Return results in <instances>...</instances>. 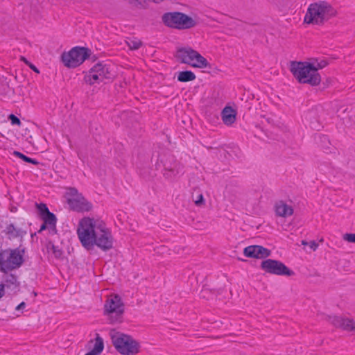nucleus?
Masks as SVG:
<instances>
[{
    "instance_id": "1",
    "label": "nucleus",
    "mask_w": 355,
    "mask_h": 355,
    "mask_svg": "<svg viewBox=\"0 0 355 355\" xmlns=\"http://www.w3.org/2000/svg\"><path fill=\"white\" fill-rule=\"evenodd\" d=\"M77 234L83 246L89 250L96 245L103 251L113 247V237L105 223L93 218H84L78 224Z\"/></svg>"
},
{
    "instance_id": "2",
    "label": "nucleus",
    "mask_w": 355,
    "mask_h": 355,
    "mask_svg": "<svg viewBox=\"0 0 355 355\" xmlns=\"http://www.w3.org/2000/svg\"><path fill=\"white\" fill-rule=\"evenodd\" d=\"M336 14V10L329 3L315 2L309 5L304 21L308 24L322 26Z\"/></svg>"
},
{
    "instance_id": "3",
    "label": "nucleus",
    "mask_w": 355,
    "mask_h": 355,
    "mask_svg": "<svg viewBox=\"0 0 355 355\" xmlns=\"http://www.w3.org/2000/svg\"><path fill=\"white\" fill-rule=\"evenodd\" d=\"M290 70L300 83L311 86H317L320 83L321 77L314 68V63L293 61L291 62Z\"/></svg>"
},
{
    "instance_id": "4",
    "label": "nucleus",
    "mask_w": 355,
    "mask_h": 355,
    "mask_svg": "<svg viewBox=\"0 0 355 355\" xmlns=\"http://www.w3.org/2000/svg\"><path fill=\"white\" fill-rule=\"evenodd\" d=\"M112 343L116 351L123 355H135L139 352L140 345L130 336L112 329L110 331Z\"/></svg>"
},
{
    "instance_id": "5",
    "label": "nucleus",
    "mask_w": 355,
    "mask_h": 355,
    "mask_svg": "<svg viewBox=\"0 0 355 355\" xmlns=\"http://www.w3.org/2000/svg\"><path fill=\"white\" fill-rule=\"evenodd\" d=\"M162 21L166 26L177 30L190 29L197 25L194 19L179 11L164 13L162 16Z\"/></svg>"
},
{
    "instance_id": "6",
    "label": "nucleus",
    "mask_w": 355,
    "mask_h": 355,
    "mask_svg": "<svg viewBox=\"0 0 355 355\" xmlns=\"http://www.w3.org/2000/svg\"><path fill=\"white\" fill-rule=\"evenodd\" d=\"M24 249L19 248L0 250V270L3 272L19 268L24 263Z\"/></svg>"
},
{
    "instance_id": "7",
    "label": "nucleus",
    "mask_w": 355,
    "mask_h": 355,
    "mask_svg": "<svg viewBox=\"0 0 355 355\" xmlns=\"http://www.w3.org/2000/svg\"><path fill=\"white\" fill-rule=\"evenodd\" d=\"M124 304L121 297L117 295H112L104 304V315L111 324L121 323L123 321Z\"/></svg>"
},
{
    "instance_id": "8",
    "label": "nucleus",
    "mask_w": 355,
    "mask_h": 355,
    "mask_svg": "<svg viewBox=\"0 0 355 355\" xmlns=\"http://www.w3.org/2000/svg\"><path fill=\"white\" fill-rule=\"evenodd\" d=\"M175 57L181 63L193 67L205 68L208 64L207 59L191 47H182L177 50Z\"/></svg>"
},
{
    "instance_id": "9",
    "label": "nucleus",
    "mask_w": 355,
    "mask_h": 355,
    "mask_svg": "<svg viewBox=\"0 0 355 355\" xmlns=\"http://www.w3.org/2000/svg\"><path fill=\"white\" fill-rule=\"evenodd\" d=\"M91 54V51L85 47L76 46L69 52L61 55L62 62L69 68H75L80 65Z\"/></svg>"
},
{
    "instance_id": "10",
    "label": "nucleus",
    "mask_w": 355,
    "mask_h": 355,
    "mask_svg": "<svg viewBox=\"0 0 355 355\" xmlns=\"http://www.w3.org/2000/svg\"><path fill=\"white\" fill-rule=\"evenodd\" d=\"M260 267L266 273L272 275L291 277L295 274L292 270L278 260L266 259L261 263Z\"/></svg>"
},
{
    "instance_id": "11",
    "label": "nucleus",
    "mask_w": 355,
    "mask_h": 355,
    "mask_svg": "<svg viewBox=\"0 0 355 355\" xmlns=\"http://www.w3.org/2000/svg\"><path fill=\"white\" fill-rule=\"evenodd\" d=\"M160 162L164 166V176L166 179L172 180L177 175L182 172V166L175 159L171 154L160 156Z\"/></svg>"
},
{
    "instance_id": "12",
    "label": "nucleus",
    "mask_w": 355,
    "mask_h": 355,
    "mask_svg": "<svg viewBox=\"0 0 355 355\" xmlns=\"http://www.w3.org/2000/svg\"><path fill=\"white\" fill-rule=\"evenodd\" d=\"M238 107L233 102H229L223 107V125L232 127L236 123Z\"/></svg>"
},
{
    "instance_id": "13",
    "label": "nucleus",
    "mask_w": 355,
    "mask_h": 355,
    "mask_svg": "<svg viewBox=\"0 0 355 355\" xmlns=\"http://www.w3.org/2000/svg\"><path fill=\"white\" fill-rule=\"evenodd\" d=\"M327 320L336 327L347 331H355V321L348 318L327 316Z\"/></svg>"
},
{
    "instance_id": "14",
    "label": "nucleus",
    "mask_w": 355,
    "mask_h": 355,
    "mask_svg": "<svg viewBox=\"0 0 355 355\" xmlns=\"http://www.w3.org/2000/svg\"><path fill=\"white\" fill-rule=\"evenodd\" d=\"M245 257L257 259H265L269 257L271 251L261 245H250L244 249Z\"/></svg>"
},
{
    "instance_id": "15",
    "label": "nucleus",
    "mask_w": 355,
    "mask_h": 355,
    "mask_svg": "<svg viewBox=\"0 0 355 355\" xmlns=\"http://www.w3.org/2000/svg\"><path fill=\"white\" fill-rule=\"evenodd\" d=\"M67 203L76 211H88L92 207V204L82 196L78 198H67Z\"/></svg>"
},
{
    "instance_id": "16",
    "label": "nucleus",
    "mask_w": 355,
    "mask_h": 355,
    "mask_svg": "<svg viewBox=\"0 0 355 355\" xmlns=\"http://www.w3.org/2000/svg\"><path fill=\"white\" fill-rule=\"evenodd\" d=\"M92 72L98 73L103 81L104 80H112L114 77L110 67L101 62L96 64L92 67Z\"/></svg>"
},
{
    "instance_id": "17",
    "label": "nucleus",
    "mask_w": 355,
    "mask_h": 355,
    "mask_svg": "<svg viewBox=\"0 0 355 355\" xmlns=\"http://www.w3.org/2000/svg\"><path fill=\"white\" fill-rule=\"evenodd\" d=\"M3 283L1 284L12 291L16 290L19 286V282L17 280V277L12 273L4 272Z\"/></svg>"
},
{
    "instance_id": "18",
    "label": "nucleus",
    "mask_w": 355,
    "mask_h": 355,
    "mask_svg": "<svg viewBox=\"0 0 355 355\" xmlns=\"http://www.w3.org/2000/svg\"><path fill=\"white\" fill-rule=\"evenodd\" d=\"M275 212L277 216L286 218L293 214V209L283 201H280L275 205Z\"/></svg>"
},
{
    "instance_id": "19",
    "label": "nucleus",
    "mask_w": 355,
    "mask_h": 355,
    "mask_svg": "<svg viewBox=\"0 0 355 355\" xmlns=\"http://www.w3.org/2000/svg\"><path fill=\"white\" fill-rule=\"evenodd\" d=\"M104 349V343L103 338L99 336V334H96V337L95 338V344L94 348L92 351L87 353L85 355H99Z\"/></svg>"
},
{
    "instance_id": "20",
    "label": "nucleus",
    "mask_w": 355,
    "mask_h": 355,
    "mask_svg": "<svg viewBox=\"0 0 355 355\" xmlns=\"http://www.w3.org/2000/svg\"><path fill=\"white\" fill-rule=\"evenodd\" d=\"M84 80L90 85L96 83L103 82L102 78L98 76V73L92 72V68L89 70V73L85 76Z\"/></svg>"
},
{
    "instance_id": "21",
    "label": "nucleus",
    "mask_w": 355,
    "mask_h": 355,
    "mask_svg": "<svg viewBox=\"0 0 355 355\" xmlns=\"http://www.w3.org/2000/svg\"><path fill=\"white\" fill-rule=\"evenodd\" d=\"M41 219L48 225L49 229H56L57 218L53 213L50 211L49 214L42 217Z\"/></svg>"
},
{
    "instance_id": "22",
    "label": "nucleus",
    "mask_w": 355,
    "mask_h": 355,
    "mask_svg": "<svg viewBox=\"0 0 355 355\" xmlns=\"http://www.w3.org/2000/svg\"><path fill=\"white\" fill-rule=\"evenodd\" d=\"M177 78L180 82H189L196 79V75L191 71H182L179 72Z\"/></svg>"
},
{
    "instance_id": "23",
    "label": "nucleus",
    "mask_w": 355,
    "mask_h": 355,
    "mask_svg": "<svg viewBox=\"0 0 355 355\" xmlns=\"http://www.w3.org/2000/svg\"><path fill=\"white\" fill-rule=\"evenodd\" d=\"M192 200L194 202L195 205L198 207H201L205 205V201L203 197L202 193L200 192L199 189H194L193 192L191 195Z\"/></svg>"
},
{
    "instance_id": "24",
    "label": "nucleus",
    "mask_w": 355,
    "mask_h": 355,
    "mask_svg": "<svg viewBox=\"0 0 355 355\" xmlns=\"http://www.w3.org/2000/svg\"><path fill=\"white\" fill-rule=\"evenodd\" d=\"M4 232L7 235H8L9 239L17 238L21 235L20 230L16 228L12 223L6 226Z\"/></svg>"
},
{
    "instance_id": "25",
    "label": "nucleus",
    "mask_w": 355,
    "mask_h": 355,
    "mask_svg": "<svg viewBox=\"0 0 355 355\" xmlns=\"http://www.w3.org/2000/svg\"><path fill=\"white\" fill-rule=\"evenodd\" d=\"M13 155L21 159L25 162L31 163L34 165H38L40 164V162L37 159L29 157L19 151H14Z\"/></svg>"
},
{
    "instance_id": "26",
    "label": "nucleus",
    "mask_w": 355,
    "mask_h": 355,
    "mask_svg": "<svg viewBox=\"0 0 355 355\" xmlns=\"http://www.w3.org/2000/svg\"><path fill=\"white\" fill-rule=\"evenodd\" d=\"M48 248L52 250V252L56 259H60L62 257L63 251L58 246H55L52 242H49Z\"/></svg>"
},
{
    "instance_id": "27",
    "label": "nucleus",
    "mask_w": 355,
    "mask_h": 355,
    "mask_svg": "<svg viewBox=\"0 0 355 355\" xmlns=\"http://www.w3.org/2000/svg\"><path fill=\"white\" fill-rule=\"evenodd\" d=\"M40 217L42 218L50 212L48 207L44 203H35Z\"/></svg>"
},
{
    "instance_id": "28",
    "label": "nucleus",
    "mask_w": 355,
    "mask_h": 355,
    "mask_svg": "<svg viewBox=\"0 0 355 355\" xmlns=\"http://www.w3.org/2000/svg\"><path fill=\"white\" fill-rule=\"evenodd\" d=\"M127 44L131 50H137L142 45L141 41L137 39L130 40L127 42Z\"/></svg>"
},
{
    "instance_id": "29",
    "label": "nucleus",
    "mask_w": 355,
    "mask_h": 355,
    "mask_svg": "<svg viewBox=\"0 0 355 355\" xmlns=\"http://www.w3.org/2000/svg\"><path fill=\"white\" fill-rule=\"evenodd\" d=\"M67 198H78L81 194H79L76 188H69L67 192Z\"/></svg>"
},
{
    "instance_id": "30",
    "label": "nucleus",
    "mask_w": 355,
    "mask_h": 355,
    "mask_svg": "<svg viewBox=\"0 0 355 355\" xmlns=\"http://www.w3.org/2000/svg\"><path fill=\"white\" fill-rule=\"evenodd\" d=\"M328 64V62L322 60L320 62H318L316 64L314 63V68L317 69V71H318V69H323Z\"/></svg>"
},
{
    "instance_id": "31",
    "label": "nucleus",
    "mask_w": 355,
    "mask_h": 355,
    "mask_svg": "<svg viewBox=\"0 0 355 355\" xmlns=\"http://www.w3.org/2000/svg\"><path fill=\"white\" fill-rule=\"evenodd\" d=\"M343 239L348 242L355 243V234H345L343 236Z\"/></svg>"
},
{
    "instance_id": "32",
    "label": "nucleus",
    "mask_w": 355,
    "mask_h": 355,
    "mask_svg": "<svg viewBox=\"0 0 355 355\" xmlns=\"http://www.w3.org/2000/svg\"><path fill=\"white\" fill-rule=\"evenodd\" d=\"M225 151L226 152V153H223V156L227 159L230 158H233L234 156L236 155V151L235 150V149H232L230 151L225 150Z\"/></svg>"
},
{
    "instance_id": "33",
    "label": "nucleus",
    "mask_w": 355,
    "mask_h": 355,
    "mask_svg": "<svg viewBox=\"0 0 355 355\" xmlns=\"http://www.w3.org/2000/svg\"><path fill=\"white\" fill-rule=\"evenodd\" d=\"M9 119L11 121V123L12 125H20L21 124V121L20 119L16 116L15 115L11 114L10 116H9Z\"/></svg>"
},
{
    "instance_id": "34",
    "label": "nucleus",
    "mask_w": 355,
    "mask_h": 355,
    "mask_svg": "<svg viewBox=\"0 0 355 355\" xmlns=\"http://www.w3.org/2000/svg\"><path fill=\"white\" fill-rule=\"evenodd\" d=\"M309 245L311 249H312L313 251L316 250V249L318 247V244L315 241H311L309 243Z\"/></svg>"
},
{
    "instance_id": "35",
    "label": "nucleus",
    "mask_w": 355,
    "mask_h": 355,
    "mask_svg": "<svg viewBox=\"0 0 355 355\" xmlns=\"http://www.w3.org/2000/svg\"><path fill=\"white\" fill-rule=\"evenodd\" d=\"M33 71H34L35 72H36L37 73H40V71L39 69L34 65L31 62L28 65Z\"/></svg>"
},
{
    "instance_id": "36",
    "label": "nucleus",
    "mask_w": 355,
    "mask_h": 355,
    "mask_svg": "<svg viewBox=\"0 0 355 355\" xmlns=\"http://www.w3.org/2000/svg\"><path fill=\"white\" fill-rule=\"evenodd\" d=\"M26 307V303L24 302H21L18 306L16 307V310H21Z\"/></svg>"
},
{
    "instance_id": "37",
    "label": "nucleus",
    "mask_w": 355,
    "mask_h": 355,
    "mask_svg": "<svg viewBox=\"0 0 355 355\" xmlns=\"http://www.w3.org/2000/svg\"><path fill=\"white\" fill-rule=\"evenodd\" d=\"M48 225L46 224L44 222L41 225L40 229L38 231V233L42 232V231L45 230L47 228Z\"/></svg>"
},
{
    "instance_id": "38",
    "label": "nucleus",
    "mask_w": 355,
    "mask_h": 355,
    "mask_svg": "<svg viewBox=\"0 0 355 355\" xmlns=\"http://www.w3.org/2000/svg\"><path fill=\"white\" fill-rule=\"evenodd\" d=\"M137 4L140 5L141 7L144 8L146 6V3L147 0H135Z\"/></svg>"
},
{
    "instance_id": "39",
    "label": "nucleus",
    "mask_w": 355,
    "mask_h": 355,
    "mask_svg": "<svg viewBox=\"0 0 355 355\" xmlns=\"http://www.w3.org/2000/svg\"><path fill=\"white\" fill-rule=\"evenodd\" d=\"M4 295V286L0 284V298Z\"/></svg>"
},
{
    "instance_id": "40",
    "label": "nucleus",
    "mask_w": 355,
    "mask_h": 355,
    "mask_svg": "<svg viewBox=\"0 0 355 355\" xmlns=\"http://www.w3.org/2000/svg\"><path fill=\"white\" fill-rule=\"evenodd\" d=\"M21 60L24 61L27 65H28L31 63L24 57H21Z\"/></svg>"
},
{
    "instance_id": "41",
    "label": "nucleus",
    "mask_w": 355,
    "mask_h": 355,
    "mask_svg": "<svg viewBox=\"0 0 355 355\" xmlns=\"http://www.w3.org/2000/svg\"><path fill=\"white\" fill-rule=\"evenodd\" d=\"M308 244H309V243H308L307 241H304V240H303V241H302V245H308Z\"/></svg>"
}]
</instances>
